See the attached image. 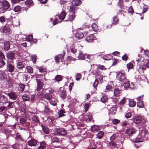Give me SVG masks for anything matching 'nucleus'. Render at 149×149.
<instances>
[{"instance_id":"nucleus-1","label":"nucleus","mask_w":149,"mask_h":149,"mask_svg":"<svg viewBox=\"0 0 149 149\" xmlns=\"http://www.w3.org/2000/svg\"><path fill=\"white\" fill-rule=\"evenodd\" d=\"M116 79L120 82H123L127 80L126 74L124 70H121L116 73Z\"/></svg>"},{"instance_id":"nucleus-2","label":"nucleus","mask_w":149,"mask_h":149,"mask_svg":"<svg viewBox=\"0 0 149 149\" xmlns=\"http://www.w3.org/2000/svg\"><path fill=\"white\" fill-rule=\"evenodd\" d=\"M6 67L9 72H13L14 71L15 67L13 61L8 60L6 64Z\"/></svg>"},{"instance_id":"nucleus-3","label":"nucleus","mask_w":149,"mask_h":149,"mask_svg":"<svg viewBox=\"0 0 149 149\" xmlns=\"http://www.w3.org/2000/svg\"><path fill=\"white\" fill-rule=\"evenodd\" d=\"M36 80L37 83L36 90L38 92L40 91L41 89L43 88L44 83L40 79H36Z\"/></svg>"},{"instance_id":"nucleus-4","label":"nucleus","mask_w":149,"mask_h":149,"mask_svg":"<svg viewBox=\"0 0 149 149\" xmlns=\"http://www.w3.org/2000/svg\"><path fill=\"white\" fill-rule=\"evenodd\" d=\"M141 135L144 140H149V134L146 130H142L141 133Z\"/></svg>"},{"instance_id":"nucleus-5","label":"nucleus","mask_w":149,"mask_h":149,"mask_svg":"<svg viewBox=\"0 0 149 149\" xmlns=\"http://www.w3.org/2000/svg\"><path fill=\"white\" fill-rule=\"evenodd\" d=\"M15 54L13 51H9L7 54V58L11 61H13L15 59Z\"/></svg>"},{"instance_id":"nucleus-6","label":"nucleus","mask_w":149,"mask_h":149,"mask_svg":"<svg viewBox=\"0 0 149 149\" xmlns=\"http://www.w3.org/2000/svg\"><path fill=\"white\" fill-rule=\"evenodd\" d=\"M0 5V8H2L3 10H7L10 7V5L8 2L6 1H3Z\"/></svg>"},{"instance_id":"nucleus-7","label":"nucleus","mask_w":149,"mask_h":149,"mask_svg":"<svg viewBox=\"0 0 149 149\" xmlns=\"http://www.w3.org/2000/svg\"><path fill=\"white\" fill-rule=\"evenodd\" d=\"M76 16L75 14L69 13L66 17V19L64 21L67 22H72Z\"/></svg>"},{"instance_id":"nucleus-8","label":"nucleus","mask_w":149,"mask_h":149,"mask_svg":"<svg viewBox=\"0 0 149 149\" xmlns=\"http://www.w3.org/2000/svg\"><path fill=\"white\" fill-rule=\"evenodd\" d=\"M136 130L134 128H131L127 129L125 132L126 134L130 136L133 134H134L136 132Z\"/></svg>"},{"instance_id":"nucleus-9","label":"nucleus","mask_w":149,"mask_h":149,"mask_svg":"<svg viewBox=\"0 0 149 149\" xmlns=\"http://www.w3.org/2000/svg\"><path fill=\"white\" fill-rule=\"evenodd\" d=\"M118 6L120 7V9L117 11V13L118 14H119L120 13L122 14V12L123 11L122 8L124 7L123 1V0H119L118 2Z\"/></svg>"},{"instance_id":"nucleus-10","label":"nucleus","mask_w":149,"mask_h":149,"mask_svg":"<svg viewBox=\"0 0 149 149\" xmlns=\"http://www.w3.org/2000/svg\"><path fill=\"white\" fill-rule=\"evenodd\" d=\"M85 39L87 42H92L96 39V37L94 36L93 34H91L87 36Z\"/></svg>"},{"instance_id":"nucleus-11","label":"nucleus","mask_w":149,"mask_h":149,"mask_svg":"<svg viewBox=\"0 0 149 149\" xmlns=\"http://www.w3.org/2000/svg\"><path fill=\"white\" fill-rule=\"evenodd\" d=\"M56 131L58 134L62 136L65 135L67 133L66 131L64 128H62L57 129Z\"/></svg>"},{"instance_id":"nucleus-12","label":"nucleus","mask_w":149,"mask_h":149,"mask_svg":"<svg viewBox=\"0 0 149 149\" xmlns=\"http://www.w3.org/2000/svg\"><path fill=\"white\" fill-rule=\"evenodd\" d=\"M38 143L37 140L34 139H31V140L28 141L27 142L28 145L31 146H35Z\"/></svg>"},{"instance_id":"nucleus-13","label":"nucleus","mask_w":149,"mask_h":149,"mask_svg":"<svg viewBox=\"0 0 149 149\" xmlns=\"http://www.w3.org/2000/svg\"><path fill=\"white\" fill-rule=\"evenodd\" d=\"M65 53L64 52H63L62 54H59L58 56H57L55 57L54 58V59L56 62V63H59L60 60V57L61 56V59H63V57L65 55Z\"/></svg>"},{"instance_id":"nucleus-14","label":"nucleus","mask_w":149,"mask_h":149,"mask_svg":"<svg viewBox=\"0 0 149 149\" xmlns=\"http://www.w3.org/2000/svg\"><path fill=\"white\" fill-rule=\"evenodd\" d=\"M51 140L52 143H59L60 142L59 138L56 135H54L52 136Z\"/></svg>"},{"instance_id":"nucleus-15","label":"nucleus","mask_w":149,"mask_h":149,"mask_svg":"<svg viewBox=\"0 0 149 149\" xmlns=\"http://www.w3.org/2000/svg\"><path fill=\"white\" fill-rule=\"evenodd\" d=\"M7 97L4 95H1L0 97V103L5 104L7 102Z\"/></svg>"},{"instance_id":"nucleus-16","label":"nucleus","mask_w":149,"mask_h":149,"mask_svg":"<svg viewBox=\"0 0 149 149\" xmlns=\"http://www.w3.org/2000/svg\"><path fill=\"white\" fill-rule=\"evenodd\" d=\"M7 95L11 99L15 100L17 98V95L16 93L13 92L8 93Z\"/></svg>"},{"instance_id":"nucleus-17","label":"nucleus","mask_w":149,"mask_h":149,"mask_svg":"<svg viewBox=\"0 0 149 149\" xmlns=\"http://www.w3.org/2000/svg\"><path fill=\"white\" fill-rule=\"evenodd\" d=\"M82 2L80 0H73L72 1V5L74 6H78L81 5Z\"/></svg>"},{"instance_id":"nucleus-18","label":"nucleus","mask_w":149,"mask_h":149,"mask_svg":"<svg viewBox=\"0 0 149 149\" xmlns=\"http://www.w3.org/2000/svg\"><path fill=\"white\" fill-rule=\"evenodd\" d=\"M142 119V117L141 116H136L133 119V122L136 124H138L140 123Z\"/></svg>"},{"instance_id":"nucleus-19","label":"nucleus","mask_w":149,"mask_h":149,"mask_svg":"<svg viewBox=\"0 0 149 149\" xmlns=\"http://www.w3.org/2000/svg\"><path fill=\"white\" fill-rule=\"evenodd\" d=\"M66 15V13L65 11H62L58 15V17L59 19L61 20H64Z\"/></svg>"},{"instance_id":"nucleus-20","label":"nucleus","mask_w":149,"mask_h":149,"mask_svg":"<svg viewBox=\"0 0 149 149\" xmlns=\"http://www.w3.org/2000/svg\"><path fill=\"white\" fill-rule=\"evenodd\" d=\"M10 43L9 41H7L4 43V48L5 50L8 51L10 48Z\"/></svg>"},{"instance_id":"nucleus-21","label":"nucleus","mask_w":149,"mask_h":149,"mask_svg":"<svg viewBox=\"0 0 149 149\" xmlns=\"http://www.w3.org/2000/svg\"><path fill=\"white\" fill-rule=\"evenodd\" d=\"M24 66V65L22 62H18L17 63L16 67L19 70H22Z\"/></svg>"},{"instance_id":"nucleus-22","label":"nucleus","mask_w":149,"mask_h":149,"mask_svg":"<svg viewBox=\"0 0 149 149\" xmlns=\"http://www.w3.org/2000/svg\"><path fill=\"white\" fill-rule=\"evenodd\" d=\"M84 36V34L83 33L80 31H77L75 35L76 38L78 39H80L83 38Z\"/></svg>"},{"instance_id":"nucleus-23","label":"nucleus","mask_w":149,"mask_h":149,"mask_svg":"<svg viewBox=\"0 0 149 149\" xmlns=\"http://www.w3.org/2000/svg\"><path fill=\"white\" fill-rule=\"evenodd\" d=\"M15 139L18 142L23 141H24L23 139L19 133H16L15 135Z\"/></svg>"},{"instance_id":"nucleus-24","label":"nucleus","mask_w":149,"mask_h":149,"mask_svg":"<svg viewBox=\"0 0 149 149\" xmlns=\"http://www.w3.org/2000/svg\"><path fill=\"white\" fill-rule=\"evenodd\" d=\"M18 89L20 92H22L24 90L25 85L22 84H19L18 85Z\"/></svg>"},{"instance_id":"nucleus-25","label":"nucleus","mask_w":149,"mask_h":149,"mask_svg":"<svg viewBox=\"0 0 149 149\" xmlns=\"http://www.w3.org/2000/svg\"><path fill=\"white\" fill-rule=\"evenodd\" d=\"M50 111L51 110L49 107L48 105L47 104H45V109L44 111V113L45 114L47 115L50 112Z\"/></svg>"},{"instance_id":"nucleus-26","label":"nucleus","mask_w":149,"mask_h":149,"mask_svg":"<svg viewBox=\"0 0 149 149\" xmlns=\"http://www.w3.org/2000/svg\"><path fill=\"white\" fill-rule=\"evenodd\" d=\"M126 102V99L124 98L122 99L119 102V106L120 107V109L121 108L123 107L124 106V104Z\"/></svg>"},{"instance_id":"nucleus-27","label":"nucleus","mask_w":149,"mask_h":149,"mask_svg":"<svg viewBox=\"0 0 149 149\" xmlns=\"http://www.w3.org/2000/svg\"><path fill=\"white\" fill-rule=\"evenodd\" d=\"M78 58V59L79 60H84L85 59L84 55L82 53V52L81 51H79Z\"/></svg>"},{"instance_id":"nucleus-28","label":"nucleus","mask_w":149,"mask_h":149,"mask_svg":"<svg viewBox=\"0 0 149 149\" xmlns=\"http://www.w3.org/2000/svg\"><path fill=\"white\" fill-rule=\"evenodd\" d=\"M65 110L63 109H61L58 112V117H61L63 116H65V115L64 114L65 113Z\"/></svg>"},{"instance_id":"nucleus-29","label":"nucleus","mask_w":149,"mask_h":149,"mask_svg":"<svg viewBox=\"0 0 149 149\" xmlns=\"http://www.w3.org/2000/svg\"><path fill=\"white\" fill-rule=\"evenodd\" d=\"M67 96V94L66 92L65 91H63L60 94V97L63 100H64L66 98Z\"/></svg>"},{"instance_id":"nucleus-30","label":"nucleus","mask_w":149,"mask_h":149,"mask_svg":"<svg viewBox=\"0 0 149 149\" xmlns=\"http://www.w3.org/2000/svg\"><path fill=\"white\" fill-rule=\"evenodd\" d=\"M120 91L118 88H115L114 89L113 93L116 97H119L120 95Z\"/></svg>"},{"instance_id":"nucleus-31","label":"nucleus","mask_w":149,"mask_h":149,"mask_svg":"<svg viewBox=\"0 0 149 149\" xmlns=\"http://www.w3.org/2000/svg\"><path fill=\"white\" fill-rule=\"evenodd\" d=\"M76 8L75 6L72 5L70 6L69 9V13H73L75 14Z\"/></svg>"},{"instance_id":"nucleus-32","label":"nucleus","mask_w":149,"mask_h":149,"mask_svg":"<svg viewBox=\"0 0 149 149\" xmlns=\"http://www.w3.org/2000/svg\"><path fill=\"white\" fill-rule=\"evenodd\" d=\"M122 82L123 83L124 86L125 88H129L130 86V81L127 79L125 81Z\"/></svg>"},{"instance_id":"nucleus-33","label":"nucleus","mask_w":149,"mask_h":149,"mask_svg":"<svg viewBox=\"0 0 149 149\" xmlns=\"http://www.w3.org/2000/svg\"><path fill=\"white\" fill-rule=\"evenodd\" d=\"M113 21L112 22V24L114 25H116L118 23L119 21L118 19L117 18V16H114L113 18Z\"/></svg>"},{"instance_id":"nucleus-34","label":"nucleus","mask_w":149,"mask_h":149,"mask_svg":"<svg viewBox=\"0 0 149 149\" xmlns=\"http://www.w3.org/2000/svg\"><path fill=\"white\" fill-rule=\"evenodd\" d=\"M46 146V144L44 142L40 143V146L38 148V149H44Z\"/></svg>"},{"instance_id":"nucleus-35","label":"nucleus","mask_w":149,"mask_h":149,"mask_svg":"<svg viewBox=\"0 0 149 149\" xmlns=\"http://www.w3.org/2000/svg\"><path fill=\"white\" fill-rule=\"evenodd\" d=\"M139 67V70L142 71H144L146 68V66L144 64L143 65H140Z\"/></svg>"},{"instance_id":"nucleus-36","label":"nucleus","mask_w":149,"mask_h":149,"mask_svg":"<svg viewBox=\"0 0 149 149\" xmlns=\"http://www.w3.org/2000/svg\"><path fill=\"white\" fill-rule=\"evenodd\" d=\"M31 119L32 121L36 123H38L39 122V120L38 117L36 115H33L31 117Z\"/></svg>"},{"instance_id":"nucleus-37","label":"nucleus","mask_w":149,"mask_h":149,"mask_svg":"<svg viewBox=\"0 0 149 149\" xmlns=\"http://www.w3.org/2000/svg\"><path fill=\"white\" fill-rule=\"evenodd\" d=\"M41 127L42 128V131L44 132L46 134H47L49 133L48 128L43 125H41Z\"/></svg>"},{"instance_id":"nucleus-38","label":"nucleus","mask_w":149,"mask_h":149,"mask_svg":"<svg viewBox=\"0 0 149 149\" xmlns=\"http://www.w3.org/2000/svg\"><path fill=\"white\" fill-rule=\"evenodd\" d=\"M52 95L50 93H46L45 94L44 96V97L48 100H51L52 99Z\"/></svg>"},{"instance_id":"nucleus-39","label":"nucleus","mask_w":149,"mask_h":149,"mask_svg":"<svg viewBox=\"0 0 149 149\" xmlns=\"http://www.w3.org/2000/svg\"><path fill=\"white\" fill-rule=\"evenodd\" d=\"M22 98L24 101H26L29 100L30 97L26 94H24L22 96Z\"/></svg>"},{"instance_id":"nucleus-40","label":"nucleus","mask_w":149,"mask_h":149,"mask_svg":"<svg viewBox=\"0 0 149 149\" xmlns=\"http://www.w3.org/2000/svg\"><path fill=\"white\" fill-rule=\"evenodd\" d=\"M91 27L93 30L94 31H96L98 29L97 25L95 23H93Z\"/></svg>"},{"instance_id":"nucleus-41","label":"nucleus","mask_w":149,"mask_h":149,"mask_svg":"<svg viewBox=\"0 0 149 149\" xmlns=\"http://www.w3.org/2000/svg\"><path fill=\"white\" fill-rule=\"evenodd\" d=\"M104 132L102 131H99L97 134V137L98 139H100L102 138L104 135Z\"/></svg>"},{"instance_id":"nucleus-42","label":"nucleus","mask_w":149,"mask_h":149,"mask_svg":"<svg viewBox=\"0 0 149 149\" xmlns=\"http://www.w3.org/2000/svg\"><path fill=\"white\" fill-rule=\"evenodd\" d=\"M38 70L39 72L41 73L45 72L47 70L46 68L42 66L40 67Z\"/></svg>"},{"instance_id":"nucleus-43","label":"nucleus","mask_w":149,"mask_h":149,"mask_svg":"<svg viewBox=\"0 0 149 149\" xmlns=\"http://www.w3.org/2000/svg\"><path fill=\"white\" fill-rule=\"evenodd\" d=\"M26 69L27 72L31 74L33 73V69L32 67L30 66H27Z\"/></svg>"},{"instance_id":"nucleus-44","label":"nucleus","mask_w":149,"mask_h":149,"mask_svg":"<svg viewBox=\"0 0 149 149\" xmlns=\"http://www.w3.org/2000/svg\"><path fill=\"white\" fill-rule=\"evenodd\" d=\"M136 105V102L134 100H129V105L131 107H134Z\"/></svg>"},{"instance_id":"nucleus-45","label":"nucleus","mask_w":149,"mask_h":149,"mask_svg":"<svg viewBox=\"0 0 149 149\" xmlns=\"http://www.w3.org/2000/svg\"><path fill=\"white\" fill-rule=\"evenodd\" d=\"M10 31V29L8 26H4L3 29V33H6Z\"/></svg>"},{"instance_id":"nucleus-46","label":"nucleus","mask_w":149,"mask_h":149,"mask_svg":"<svg viewBox=\"0 0 149 149\" xmlns=\"http://www.w3.org/2000/svg\"><path fill=\"white\" fill-rule=\"evenodd\" d=\"M24 2L25 4L28 7L30 6L33 3L32 0H26Z\"/></svg>"},{"instance_id":"nucleus-47","label":"nucleus","mask_w":149,"mask_h":149,"mask_svg":"<svg viewBox=\"0 0 149 149\" xmlns=\"http://www.w3.org/2000/svg\"><path fill=\"white\" fill-rule=\"evenodd\" d=\"M117 108V106L116 105L113 106V107L111 108V111L112 112L113 114H115Z\"/></svg>"},{"instance_id":"nucleus-48","label":"nucleus","mask_w":149,"mask_h":149,"mask_svg":"<svg viewBox=\"0 0 149 149\" xmlns=\"http://www.w3.org/2000/svg\"><path fill=\"white\" fill-rule=\"evenodd\" d=\"M91 132H95V131H98L99 130L98 128L95 125H94L91 127Z\"/></svg>"},{"instance_id":"nucleus-49","label":"nucleus","mask_w":149,"mask_h":149,"mask_svg":"<svg viewBox=\"0 0 149 149\" xmlns=\"http://www.w3.org/2000/svg\"><path fill=\"white\" fill-rule=\"evenodd\" d=\"M55 80L58 82L61 81L62 80V76L60 75H57L55 76Z\"/></svg>"},{"instance_id":"nucleus-50","label":"nucleus","mask_w":149,"mask_h":149,"mask_svg":"<svg viewBox=\"0 0 149 149\" xmlns=\"http://www.w3.org/2000/svg\"><path fill=\"white\" fill-rule=\"evenodd\" d=\"M127 69L129 70L130 69H132L134 67L133 64L131 62H130L129 63L127 64Z\"/></svg>"},{"instance_id":"nucleus-51","label":"nucleus","mask_w":149,"mask_h":149,"mask_svg":"<svg viewBox=\"0 0 149 149\" xmlns=\"http://www.w3.org/2000/svg\"><path fill=\"white\" fill-rule=\"evenodd\" d=\"M137 105L138 107L140 108L143 107L144 106L143 101H138L137 102Z\"/></svg>"},{"instance_id":"nucleus-52","label":"nucleus","mask_w":149,"mask_h":149,"mask_svg":"<svg viewBox=\"0 0 149 149\" xmlns=\"http://www.w3.org/2000/svg\"><path fill=\"white\" fill-rule=\"evenodd\" d=\"M37 56L36 55H33L31 56V58L33 63H36L37 59Z\"/></svg>"},{"instance_id":"nucleus-53","label":"nucleus","mask_w":149,"mask_h":149,"mask_svg":"<svg viewBox=\"0 0 149 149\" xmlns=\"http://www.w3.org/2000/svg\"><path fill=\"white\" fill-rule=\"evenodd\" d=\"M117 137V136L116 134H113L110 137V140L111 141H113L116 139Z\"/></svg>"},{"instance_id":"nucleus-54","label":"nucleus","mask_w":149,"mask_h":149,"mask_svg":"<svg viewBox=\"0 0 149 149\" xmlns=\"http://www.w3.org/2000/svg\"><path fill=\"white\" fill-rule=\"evenodd\" d=\"M109 145L110 146L113 147V148H115L117 146V144L113 141L109 142Z\"/></svg>"},{"instance_id":"nucleus-55","label":"nucleus","mask_w":149,"mask_h":149,"mask_svg":"<svg viewBox=\"0 0 149 149\" xmlns=\"http://www.w3.org/2000/svg\"><path fill=\"white\" fill-rule=\"evenodd\" d=\"M26 40L28 42H30L31 43L33 42L32 39H33V36L30 35L28 37L25 38Z\"/></svg>"},{"instance_id":"nucleus-56","label":"nucleus","mask_w":149,"mask_h":149,"mask_svg":"<svg viewBox=\"0 0 149 149\" xmlns=\"http://www.w3.org/2000/svg\"><path fill=\"white\" fill-rule=\"evenodd\" d=\"M108 99V98L107 96L106 95H104L101 98V101L102 102L104 103L107 101Z\"/></svg>"},{"instance_id":"nucleus-57","label":"nucleus","mask_w":149,"mask_h":149,"mask_svg":"<svg viewBox=\"0 0 149 149\" xmlns=\"http://www.w3.org/2000/svg\"><path fill=\"white\" fill-rule=\"evenodd\" d=\"M21 9V7L20 6H17L15 7L14 10L15 12H17L20 11Z\"/></svg>"},{"instance_id":"nucleus-58","label":"nucleus","mask_w":149,"mask_h":149,"mask_svg":"<svg viewBox=\"0 0 149 149\" xmlns=\"http://www.w3.org/2000/svg\"><path fill=\"white\" fill-rule=\"evenodd\" d=\"M128 12L129 13L132 14H133V13L134 12V10L132 6H130L129 7L128 9Z\"/></svg>"},{"instance_id":"nucleus-59","label":"nucleus","mask_w":149,"mask_h":149,"mask_svg":"<svg viewBox=\"0 0 149 149\" xmlns=\"http://www.w3.org/2000/svg\"><path fill=\"white\" fill-rule=\"evenodd\" d=\"M149 7L147 6H144L143 7V11L142 14L145 13L149 9Z\"/></svg>"},{"instance_id":"nucleus-60","label":"nucleus","mask_w":149,"mask_h":149,"mask_svg":"<svg viewBox=\"0 0 149 149\" xmlns=\"http://www.w3.org/2000/svg\"><path fill=\"white\" fill-rule=\"evenodd\" d=\"M6 78V74L4 73H2L0 74V79L1 80L5 79Z\"/></svg>"},{"instance_id":"nucleus-61","label":"nucleus","mask_w":149,"mask_h":149,"mask_svg":"<svg viewBox=\"0 0 149 149\" xmlns=\"http://www.w3.org/2000/svg\"><path fill=\"white\" fill-rule=\"evenodd\" d=\"M19 147V145L17 143H15L12 146V148L13 149H18Z\"/></svg>"},{"instance_id":"nucleus-62","label":"nucleus","mask_w":149,"mask_h":149,"mask_svg":"<svg viewBox=\"0 0 149 149\" xmlns=\"http://www.w3.org/2000/svg\"><path fill=\"white\" fill-rule=\"evenodd\" d=\"M77 50L73 47H71V51L72 53L74 54H75L77 52Z\"/></svg>"},{"instance_id":"nucleus-63","label":"nucleus","mask_w":149,"mask_h":149,"mask_svg":"<svg viewBox=\"0 0 149 149\" xmlns=\"http://www.w3.org/2000/svg\"><path fill=\"white\" fill-rule=\"evenodd\" d=\"M67 60L68 61H75L76 59L71 56H68L67 57Z\"/></svg>"},{"instance_id":"nucleus-64","label":"nucleus","mask_w":149,"mask_h":149,"mask_svg":"<svg viewBox=\"0 0 149 149\" xmlns=\"http://www.w3.org/2000/svg\"><path fill=\"white\" fill-rule=\"evenodd\" d=\"M122 58L123 60L126 61L128 59V56L127 55L125 54L122 56Z\"/></svg>"}]
</instances>
